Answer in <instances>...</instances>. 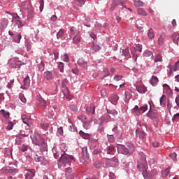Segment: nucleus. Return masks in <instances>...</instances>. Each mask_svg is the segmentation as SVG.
<instances>
[{"instance_id":"56","label":"nucleus","mask_w":179,"mask_h":179,"mask_svg":"<svg viewBox=\"0 0 179 179\" xmlns=\"http://www.w3.org/2000/svg\"><path fill=\"white\" fill-rule=\"evenodd\" d=\"M170 157L174 161L177 160V154L176 152H173L172 154L169 155Z\"/></svg>"},{"instance_id":"64","label":"nucleus","mask_w":179,"mask_h":179,"mask_svg":"<svg viewBox=\"0 0 179 179\" xmlns=\"http://www.w3.org/2000/svg\"><path fill=\"white\" fill-rule=\"evenodd\" d=\"M114 79L116 82H118V80H121V79H122V76L117 75L114 77Z\"/></svg>"},{"instance_id":"7","label":"nucleus","mask_w":179,"mask_h":179,"mask_svg":"<svg viewBox=\"0 0 179 179\" xmlns=\"http://www.w3.org/2000/svg\"><path fill=\"white\" fill-rule=\"evenodd\" d=\"M147 117H149L151 120H153L155 118H158L159 113H157V110H152L150 109L149 112L147 113Z\"/></svg>"},{"instance_id":"24","label":"nucleus","mask_w":179,"mask_h":179,"mask_svg":"<svg viewBox=\"0 0 179 179\" xmlns=\"http://www.w3.org/2000/svg\"><path fill=\"white\" fill-rule=\"evenodd\" d=\"M15 24L17 26L18 29H22V27L26 24V22H22L20 20H17L15 21Z\"/></svg>"},{"instance_id":"62","label":"nucleus","mask_w":179,"mask_h":179,"mask_svg":"<svg viewBox=\"0 0 179 179\" xmlns=\"http://www.w3.org/2000/svg\"><path fill=\"white\" fill-rule=\"evenodd\" d=\"M108 139L109 142H111L112 143L114 142V136L113 135H108Z\"/></svg>"},{"instance_id":"4","label":"nucleus","mask_w":179,"mask_h":179,"mask_svg":"<svg viewBox=\"0 0 179 179\" xmlns=\"http://www.w3.org/2000/svg\"><path fill=\"white\" fill-rule=\"evenodd\" d=\"M82 155L80 162L83 164H87L89 163V154L87 153V147L83 148Z\"/></svg>"},{"instance_id":"36","label":"nucleus","mask_w":179,"mask_h":179,"mask_svg":"<svg viewBox=\"0 0 179 179\" xmlns=\"http://www.w3.org/2000/svg\"><path fill=\"white\" fill-rule=\"evenodd\" d=\"M64 33H65V31L64 29H61L57 34V38L59 40V38H61L62 36H64Z\"/></svg>"},{"instance_id":"30","label":"nucleus","mask_w":179,"mask_h":179,"mask_svg":"<svg viewBox=\"0 0 179 179\" xmlns=\"http://www.w3.org/2000/svg\"><path fill=\"white\" fill-rule=\"evenodd\" d=\"M120 97H118V95L114 94L113 95L111 96L110 100L112 103H117Z\"/></svg>"},{"instance_id":"10","label":"nucleus","mask_w":179,"mask_h":179,"mask_svg":"<svg viewBox=\"0 0 179 179\" xmlns=\"http://www.w3.org/2000/svg\"><path fill=\"white\" fill-rule=\"evenodd\" d=\"M21 118L24 124H27L28 127H30V124H31V117H30V116H27V115H23Z\"/></svg>"},{"instance_id":"18","label":"nucleus","mask_w":179,"mask_h":179,"mask_svg":"<svg viewBox=\"0 0 179 179\" xmlns=\"http://www.w3.org/2000/svg\"><path fill=\"white\" fill-rule=\"evenodd\" d=\"M150 83L152 86H156L157 83H159V78L157 77L152 76V77L150 79Z\"/></svg>"},{"instance_id":"47","label":"nucleus","mask_w":179,"mask_h":179,"mask_svg":"<svg viewBox=\"0 0 179 179\" xmlns=\"http://www.w3.org/2000/svg\"><path fill=\"white\" fill-rule=\"evenodd\" d=\"M62 59L64 62H69V57H68V55L66 54L62 56Z\"/></svg>"},{"instance_id":"63","label":"nucleus","mask_w":179,"mask_h":179,"mask_svg":"<svg viewBox=\"0 0 179 179\" xmlns=\"http://www.w3.org/2000/svg\"><path fill=\"white\" fill-rule=\"evenodd\" d=\"M179 120V113H176L173 115V121H178Z\"/></svg>"},{"instance_id":"45","label":"nucleus","mask_w":179,"mask_h":179,"mask_svg":"<svg viewBox=\"0 0 179 179\" xmlns=\"http://www.w3.org/2000/svg\"><path fill=\"white\" fill-rule=\"evenodd\" d=\"M143 57H153V53L150 50H146L143 52Z\"/></svg>"},{"instance_id":"5","label":"nucleus","mask_w":179,"mask_h":179,"mask_svg":"<svg viewBox=\"0 0 179 179\" xmlns=\"http://www.w3.org/2000/svg\"><path fill=\"white\" fill-rule=\"evenodd\" d=\"M111 120V117L109 115H104L100 117V123L99 125L101 127V131H103V125H104V122H110Z\"/></svg>"},{"instance_id":"23","label":"nucleus","mask_w":179,"mask_h":179,"mask_svg":"<svg viewBox=\"0 0 179 179\" xmlns=\"http://www.w3.org/2000/svg\"><path fill=\"white\" fill-rule=\"evenodd\" d=\"M63 93L66 96V99H71V95L69 94V90H68V87H63Z\"/></svg>"},{"instance_id":"17","label":"nucleus","mask_w":179,"mask_h":179,"mask_svg":"<svg viewBox=\"0 0 179 179\" xmlns=\"http://www.w3.org/2000/svg\"><path fill=\"white\" fill-rule=\"evenodd\" d=\"M24 64L20 61H14L11 64L13 68H20V66Z\"/></svg>"},{"instance_id":"32","label":"nucleus","mask_w":179,"mask_h":179,"mask_svg":"<svg viewBox=\"0 0 179 179\" xmlns=\"http://www.w3.org/2000/svg\"><path fill=\"white\" fill-rule=\"evenodd\" d=\"M137 13L138 15H141V16H148V13H146V11L143 8H138Z\"/></svg>"},{"instance_id":"42","label":"nucleus","mask_w":179,"mask_h":179,"mask_svg":"<svg viewBox=\"0 0 179 179\" xmlns=\"http://www.w3.org/2000/svg\"><path fill=\"white\" fill-rule=\"evenodd\" d=\"M124 94H125L124 101H125V103H128V101H129V100L131 99V93L125 92Z\"/></svg>"},{"instance_id":"43","label":"nucleus","mask_w":179,"mask_h":179,"mask_svg":"<svg viewBox=\"0 0 179 179\" xmlns=\"http://www.w3.org/2000/svg\"><path fill=\"white\" fill-rule=\"evenodd\" d=\"M79 134L82 138H83V139H87L89 138V134L83 132V131H80Z\"/></svg>"},{"instance_id":"28","label":"nucleus","mask_w":179,"mask_h":179,"mask_svg":"<svg viewBox=\"0 0 179 179\" xmlns=\"http://www.w3.org/2000/svg\"><path fill=\"white\" fill-rule=\"evenodd\" d=\"M80 36L78 35H76L73 38V43H74V44H78L79 43H80Z\"/></svg>"},{"instance_id":"3","label":"nucleus","mask_w":179,"mask_h":179,"mask_svg":"<svg viewBox=\"0 0 179 179\" xmlns=\"http://www.w3.org/2000/svg\"><path fill=\"white\" fill-rule=\"evenodd\" d=\"M32 142L34 145H36L37 146H41L42 148H44V149L47 148V143L44 141V139L41 138L40 134L35 133L31 136Z\"/></svg>"},{"instance_id":"14","label":"nucleus","mask_w":179,"mask_h":179,"mask_svg":"<svg viewBox=\"0 0 179 179\" xmlns=\"http://www.w3.org/2000/svg\"><path fill=\"white\" fill-rule=\"evenodd\" d=\"M132 114H134L135 115H137L139 117L141 115V109L139 108V106H135L134 108L131 110Z\"/></svg>"},{"instance_id":"49","label":"nucleus","mask_w":179,"mask_h":179,"mask_svg":"<svg viewBox=\"0 0 179 179\" xmlns=\"http://www.w3.org/2000/svg\"><path fill=\"white\" fill-rule=\"evenodd\" d=\"M108 114H111L112 115H117L118 114V112L115 110H107Z\"/></svg>"},{"instance_id":"40","label":"nucleus","mask_w":179,"mask_h":179,"mask_svg":"<svg viewBox=\"0 0 179 179\" xmlns=\"http://www.w3.org/2000/svg\"><path fill=\"white\" fill-rule=\"evenodd\" d=\"M155 62H162L163 61V57H162V55L159 54L155 57Z\"/></svg>"},{"instance_id":"41","label":"nucleus","mask_w":179,"mask_h":179,"mask_svg":"<svg viewBox=\"0 0 179 179\" xmlns=\"http://www.w3.org/2000/svg\"><path fill=\"white\" fill-rule=\"evenodd\" d=\"M111 165L113 166V167H115V166H117L118 164V159L117 158H113V159H111L110 161Z\"/></svg>"},{"instance_id":"39","label":"nucleus","mask_w":179,"mask_h":179,"mask_svg":"<svg viewBox=\"0 0 179 179\" xmlns=\"http://www.w3.org/2000/svg\"><path fill=\"white\" fill-rule=\"evenodd\" d=\"M0 113L4 117L7 119L9 118V115H10L9 112L5 111V110H1Z\"/></svg>"},{"instance_id":"20","label":"nucleus","mask_w":179,"mask_h":179,"mask_svg":"<svg viewBox=\"0 0 179 179\" xmlns=\"http://www.w3.org/2000/svg\"><path fill=\"white\" fill-rule=\"evenodd\" d=\"M43 76L47 80H50V79H52V73L50 71H45L43 73Z\"/></svg>"},{"instance_id":"50","label":"nucleus","mask_w":179,"mask_h":179,"mask_svg":"<svg viewBox=\"0 0 179 179\" xmlns=\"http://www.w3.org/2000/svg\"><path fill=\"white\" fill-rule=\"evenodd\" d=\"M22 38V35L19 34L17 36L14 38V41L15 43H20V39Z\"/></svg>"},{"instance_id":"16","label":"nucleus","mask_w":179,"mask_h":179,"mask_svg":"<svg viewBox=\"0 0 179 179\" xmlns=\"http://www.w3.org/2000/svg\"><path fill=\"white\" fill-rule=\"evenodd\" d=\"M79 34V32L78 31V29L75 28V27H72L70 29V37H72V36H78Z\"/></svg>"},{"instance_id":"27","label":"nucleus","mask_w":179,"mask_h":179,"mask_svg":"<svg viewBox=\"0 0 179 179\" xmlns=\"http://www.w3.org/2000/svg\"><path fill=\"white\" fill-rule=\"evenodd\" d=\"M173 41L175 44H178L179 34H174L172 35Z\"/></svg>"},{"instance_id":"21","label":"nucleus","mask_w":179,"mask_h":179,"mask_svg":"<svg viewBox=\"0 0 179 179\" xmlns=\"http://www.w3.org/2000/svg\"><path fill=\"white\" fill-rule=\"evenodd\" d=\"M136 90L138 93H146V87L143 85H138L136 87Z\"/></svg>"},{"instance_id":"12","label":"nucleus","mask_w":179,"mask_h":179,"mask_svg":"<svg viewBox=\"0 0 179 179\" xmlns=\"http://www.w3.org/2000/svg\"><path fill=\"white\" fill-rule=\"evenodd\" d=\"M136 136L139 138L141 141H143V139L146 138V134H145V131H143L141 129H137L136 130Z\"/></svg>"},{"instance_id":"46","label":"nucleus","mask_w":179,"mask_h":179,"mask_svg":"<svg viewBox=\"0 0 179 179\" xmlns=\"http://www.w3.org/2000/svg\"><path fill=\"white\" fill-rule=\"evenodd\" d=\"M103 77L101 78V79H104V78H106V76H108L110 75V72H108V69H105L103 71Z\"/></svg>"},{"instance_id":"31","label":"nucleus","mask_w":179,"mask_h":179,"mask_svg":"<svg viewBox=\"0 0 179 179\" xmlns=\"http://www.w3.org/2000/svg\"><path fill=\"white\" fill-rule=\"evenodd\" d=\"M94 164L96 169H101V167L104 166L101 161H96Z\"/></svg>"},{"instance_id":"8","label":"nucleus","mask_w":179,"mask_h":179,"mask_svg":"<svg viewBox=\"0 0 179 179\" xmlns=\"http://www.w3.org/2000/svg\"><path fill=\"white\" fill-rule=\"evenodd\" d=\"M35 174H36V171L34 169H27L25 171V178L33 179Z\"/></svg>"},{"instance_id":"13","label":"nucleus","mask_w":179,"mask_h":179,"mask_svg":"<svg viewBox=\"0 0 179 179\" xmlns=\"http://www.w3.org/2000/svg\"><path fill=\"white\" fill-rule=\"evenodd\" d=\"M3 173L6 174H13V173H17V169H10V168H4L2 169Z\"/></svg>"},{"instance_id":"51","label":"nucleus","mask_w":179,"mask_h":179,"mask_svg":"<svg viewBox=\"0 0 179 179\" xmlns=\"http://www.w3.org/2000/svg\"><path fill=\"white\" fill-rule=\"evenodd\" d=\"M58 68H59L60 72H64V63L59 62L58 63Z\"/></svg>"},{"instance_id":"55","label":"nucleus","mask_w":179,"mask_h":179,"mask_svg":"<svg viewBox=\"0 0 179 179\" xmlns=\"http://www.w3.org/2000/svg\"><path fill=\"white\" fill-rule=\"evenodd\" d=\"M13 128V123L11 122H8V126L6 127V129H8V131L12 130Z\"/></svg>"},{"instance_id":"54","label":"nucleus","mask_w":179,"mask_h":179,"mask_svg":"<svg viewBox=\"0 0 179 179\" xmlns=\"http://www.w3.org/2000/svg\"><path fill=\"white\" fill-rule=\"evenodd\" d=\"M175 101L176 103V106H175V108H176V110H178L179 108V96H176Z\"/></svg>"},{"instance_id":"60","label":"nucleus","mask_w":179,"mask_h":179,"mask_svg":"<svg viewBox=\"0 0 179 179\" xmlns=\"http://www.w3.org/2000/svg\"><path fill=\"white\" fill-rule=\"evenodd\" d=\"M100 153H101V149H95L94 151H93V155H100Z\"/></svg>"},{"instance_id":"11","label":"nucleus","mask_w":179,"mask_h":179,"mask_svg":"<svg viewBox=\"0 0 179 179\" xmlns=\"http://www.w3.org/2000/svg\"><path fill=\"white\" fill-rule=\"evenodd\" d=\"M66 176L70 179L73 178L75 177V173L72 171V169H71L69 166H66Z\"/></svg>"},{"instance_id":"15","label":"nucleus","mask_w":179,"mask_h":179,"mask_svg":"<svg viewBox=\"0 0 179 179\" xmlns=\"http://www.w3.org/2000/svg\"><path fill=\"white\" fill-rule=\"evenodd\" d=\"M78 64L82 68H87V62L83 59V58H80L78 61Z\"/></svg>"},{"instance_id":"9","label":"nucleus","mask_w":179,"mask_h":179,"mask_svg":"<svg viewBox=\"0 0 179 179\" xmlns=\"http://www.w3.org/2000/svg\"><path fill=\"white\" fill-rule=\"evenodd\" d=\"M8 24H9V20L6 18H3L0 22V30L3 31L8 27Z\"/></svg>"},{"instance_id":"38","label":"nucleus","mask_w":179,"mask_h":179,"mask_svg":"<svg viewBox=\"0 0 179 179\" xmlns=\"http://www.w3.org/2000/svg\"><path fill=\"white\" fill-rule=\"evenodd\" d=\"M38 71L43 72V71H44V69H45V64H44V62H41V64H38Z\"/></svg>"},{"instance_id":"19","label":"nucleus","mask_w":179,"mask_h":179,"mask_svg":"<svg viewBox=\"0 0 179 179\" xmlns=\"http://www.w3.org/2000/svg\"><path fill=\"white\" fill-rule=\"evenodd\" d=\"M95 110H96V108H94V106H92L87 108L86 111H87V114H89V115L91 114V115H94Z\"/></svg>"},{"instance_id":"29","label":"nucleus","mask_w":179,"mask_h":179,"mask_svg":"<svg viewBox=\"0 0 179 179\" xmlns=\"http://www.w3.org/2000/svg\"><path fill=\"white\" fill-rule=\"evenodd\" d=\"M148 37L152 40V38H155V32L152 29H150L148 32Z\"/></svg>"},{"instance_id":"59","label":"nucleus","mask_w":179,"mask_h":179,"mask_svg":"<svg viewBox=\"0 0 179 179\" xmlns=\"http://www.w3.org/2000/svg\"><path fill=\"white\" fill-rule=\"evenodd\" d=\"M77 1V5H78L80 7L83 6L85 5V1L83 0H76Z\"/></svg>"},{"instance_id":"33","label":"nucleus","mask_w":179,"mask_h":179,"mask_svg":"<svg viewBox=\"0 0 179 179\" xmlns=\"http://www.w3.org/2000/svg\"><path fill=\"white\" fill-rule=\"evenodd\" d=\"M160 104L162 107H164L166 106V96L162 95V97L159 99Z\"/></svg>"},{"instance_id":"52","label":"nucleus","mask_w":179,"mask_h":179,"mask_svg":"<svg viewBox=\"0 0 179 179\" xmlns=\"http://www.w3.org/2000/svg\"><path fill=\"white\" fill-rule=\"evenodd\" d=\"M143 177L145 179H153V177L150 173H143Z\"/></svg>"},{"instance_id":"6","label":"nucleus","mask_w":179,"mask_h":179,"mask_svg":"<svg viewBox=\"0 0 179 179\" xmlns=\"http://www.w3.org/2000/svg\"><path fill=\"white\" fill-rule=\"evenodd\" d=\"M38 104L43 108V110L47 109V106H48V103H47V101H45L43 97L38 96L37 99Z\"/></svg>"},{"instance_id":"34","label":"nucleus","mask_w":179,"mask_h":179,"mask_svg":"<svg viewBox=\"0 0 179 179\" xmlns=\"http://www.w3.org/2000/svg\"><path fill=\"white\" fill-rule=\"evenodd\" d=\"M92 50L93 51H95L96 52H97V51H100L101 50V47H100V45L96 43H93Z\"/></svg>"},{"instance_id":"26","label":"nucleus","mask_w":179,"mask_h":179,"mask_svg":"<svg viewBox=\"0 0 179 179\" xmlns=\"http://www.w3.org/2000/svg\"><path fill=\"white\" fill-rule=\"evenodd\" d=\"M114 152H115V148L111 145L107 148V153L108 155H114Z\"/></svg>"},{"instance_id":"53","label":"nucleus","mask_w":179,"mask_h":179,"mask_svg":"<svg viewBox=\"0 0 179 179\" xmlns=\"http://www.w3.org/2000/svg\"><path fill=\"white\" fill-rule=\"evenodd\" d=\"M44 158L43 157H38V155H36L34 157V159L36 162H43Z\"/></svg>"},{"instance_id":"44","label":"nucleus","mask_w":179,"mask_h":179,"mask_svg":"<svg viewBox=\"0 0 179 179\" xmlns=\"http://www.w3.org/2000/svg\"><path fill=\"white\" fill-rule=\"evenodd\" d=\"M129 55V50L128 48L122 50V55H124V57H128Z\"/></svg>"},{"instance_id":"37","label":"nucleus","mask_w":179,"mask_h":179,"mask_svg":"<svg viewBox=\"0 0 179 179\" xmlns=\"http://www.w3.org/2000/svg\"><path fill=\"white\" fill-rule=\"evenodd\" d=\"M169 173H170V169L168 168L162 172V176L164 177V178H166V177H167V176H169Z\"/></svg>"},{"instance_id":"25","label":"nucleus","mask_w":179,"mask_h":179,"mask_svg":"<svg viewBox=\"0 0 179 179\" xmlns=\"http://www.w3.org/2000/svg\"><path fill=\"white\" fill-rule=\"evenodd\" d=\"M166 37V35L164 34H162L160 37L158 39V44L159 45H163L164 44V38Z\"/></svg>"},{"instance_id":"48","label":"nucleus","mask_w":179,"mask_h":179,"mask_svg":"<svg viewBox=\"0 0 179 179\" xmlns=\"http://www.w3.org/2000/svg\"><path fill=\"white\" fill-rule=\"evenodd\" d=\"M140 112L145 113L148 110V104H144L143 106L140 107Z\"/></svg>"},{"instance_id":"22","label":"nucleus","mask_w":179,"mask_h":179,"mask_svg":"<svg viewBox=\"0 0 179 179\" xmlns=\"http://www.w3.org/2000/svg\"><path fill=\"white\" fill-rule=\"evenodd\" d=\"M30 86V78H29V76H27L24 79V89H27Z\"/></svg>"},{"instance_id":"2","label":"nucleus","mask_w":179,"mask_h":179,"mask_svg":"<svg viewBox=\"0 0 179 179\" xmlns=\"http://www.w3.org/2000/svg\"><path fill=\"white\" fill-rule=\"evenodd\" d=\"M72 160L75 162L73 156L68 155L66 154L62 155L60 160L58 162L59 167H69Z\"/></svg>"},{"instance_id":"35","label":"nucleus","mask_w":179,"mask_h":179,"mask_svg":"<svg viewBox=\"0 0 179 179\" xmlns=\"http://www.w3.org/2000/svg\"><path fill=\"white\" fill-rule=\"evenodd\" d=\"M134 4L136 7L143 6V2H142L141 0H134Z\"/></svg>"},{"instance_id":"58","label":"nucleus","mask_w":179,"mask_h":179,"mask_svg":"<svg viewBox=\"0 0 179 179\" xmlns=\"http://www.w3.org/2000/svg\"><path fill=\"white\" fill-rule=\"evenodd\" d=\"M43 9H44V0H40V10H41V12L43 11Z\"/></svg>"},{"instance_id":"57","label":"nucleus","mask_w":179,"mask_h":179,"mask_svg":"<svg viewBox=\"0 0 179 179\" xmlns=\"http://www.w3.org/2000/svg\"><path fill=\"white\" fill-rule=\"evenodd\" d=\"M179 70V62H177L175 63V65L173 66V71L176 72Z\"/></svg>"},{"instance_id":"1","label":"nucleus","mask_w":179,"mask_h":179,"mask_svg":"<svg viewBox=\"0 0 179 179\" xmlns=\"http://www.w3.org/2000/svg\"><path fill=\"white\" fill-rule=\"evenodd\" d=\"M117 149L122 155L127 156L128 155H132L135 152V145L131 143H127L125 145H120Z\"/></svg>"},{"instance_id":"61","label":"nucleus","mask_w":179,"mask_h":179,"mask_svg":"<svg viewBox=\"0 0 179 179\" xmlns=\"http://www.w3.org/2000/svg\"><path fill=\"white\" fill-rule=\"evenodd\" d=\"M41 125L42 128H43L45 129V131H48V127H49L48 124L42 123Z\"/></svg>"}]
</instances>
